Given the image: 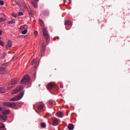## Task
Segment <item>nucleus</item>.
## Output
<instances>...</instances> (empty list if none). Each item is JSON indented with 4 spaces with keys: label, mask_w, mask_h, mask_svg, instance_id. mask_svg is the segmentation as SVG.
Segmentation results:
<instances>
[{
    "label": "nucleus",
    "mask_w": 130,
    "mask_h": 130,
    "mask_svg": "<svg viewBox=\"0 0 130 130\" xmlns=\"http://www.w3.org/2000/svg\"><path fill=\"white\" fill-rule=\"evenodd\" d=\"M39 23L42 27H43V35L44 39L46 41H49L50 40V36L49 34H48V31L45 27H44V22L41 19L39 20Z\"/></svg>",
    "instance_id": "1"
},
{
    "label": "nucleus",
    "mask_w": 130,
    "mask_h": 130,
    "mask_svg": "<svg viewBox=\"0 0 130 130\" xmlns=\"http://www.w3.org/2000/svg\"><path fill=\"white\" fill-rule=\"evenodd\" d=\"M23 95H24V91H22L16 96H15L11 99L10 101H18V100H20V99H22Z\"/></svg>",
    "instance_id": "2"
},
{
    "label": "nucleus",
    "mask_w": 130,
    "mask_h": 130,
    "mask_svg": "<svg viewBox=\"0 0 130 130\" xmlns=\"http://www.w3.org/2000/svg\"><path fill=\"white\" fill-rule=\"evenodd\" d=\"M28 82H30V77L28 75H25L21 79L20 84L21 85H24L25 83H28Z\"/></svg>",
    "instance_id": "3"
},
{
    "label": "nucleus",
    "mask_w": 130,
    "mask_h": 130,
    "mask_svg": "<svg viewBox=\"0 0 130 130\" xmlns=\"http://www.w3.org/2000/svg\"><path fill=\"white\" fill-rule=\"evenodd\" d=\"M3 105H4V106H7V107L13 108V107H15V106H16V103L4 102V103H3Z\"/></svg>",
    "instance_id": "4"
},
{
    "label": "nucleus",
    "mask_w": 130,
    "mask_h": 130,
    "mask_svg": "<svg viewBox=\"0 0 130 130\" xmlns=\"http://www.w3.org/2000/svg\"><path fill=\"white\" fill-rule=\"evenodd\" d=\"M23 89V86H19L18 87L16 88L14 91H12V94H17L18 92H20V91H22Z\"/></svg>",
    "instance_id": "5"
},
{
    "label": "nucleus",
    "mask_w": 130,
    "mask_h": 130,
    "mask_svg": "<svg viewBox=\"0 0 130 130\" xmlns=\"http://www.w3.org/2000/svg\"><path fill=\"white\" fill-rule=\"evenodd\" d=\"M0 69L1 74H8L9 73V71L4 67L0 68Z\"/></svg>",
    "instance_id": "6"
},
{
    "label": "nucleus",
    "mask_w": 130,
    "mask_h": 130,
    "mask_svg": "<svg viewBox=\"0 0 130 130\" xmlns=\"http://www.w3.org/2000/svg\"><path fill=\"white\" fill-rule=\"evenodd\" d=\"M12 46H13V43H12V41H8L6 46L7 49H10V48H11Z\"/></svg>",
    "instance_id": "7"
},
{
    "label": "nucleus",
    "mask_w": 130,
    "mask_h": 130,
    "mask_svg": "<svg viewBox=\"0 0 130 130\" xmlns=\"http://www.w3.org/2000/svg\"><path fill=\"white\" fill-rule=\"evenodd\" d=\"M54 85H55L54 83H53V82H51V83H49L47 86L48 90H50L51 89H52V88H53V87H54Z\"/></svg>",
    "instance_id": "8"
},
{
    "label": "nucleus",
    "mask_w": 130,
    "mask_h": 130,
    "mask_svg": "<svg viewBox=\"0 0 130 130\" xmlns=\"http://www.w3.org/2000/svg\"><path fill=\"white\" fill-rule=\"evenodd\" d=\"M18 81H19V79L17 78L13 79L11 81V85H17L18 84Z\"/></svg>",
    "instance_id": "9"
},
{
    "label": "nucleus",
    "mask_w": 130,
    "mask_h": 130,
    "mask_svg": "<svg viewBox=\"0 0 130 130\" xmlns=\"http://www.w3.org/2000/svg\"><path fill=\"white\" fill-rule=\"evenodd\" d=\"M43 107H44V104L42 103H40L38 104V109L39 110H42V109H43Z\"/></svg>",
    "instance_id": "10"
},
{
    "label": "nucleus",
    "mask_w": 130,
    "mask_h": 130,
    "mask_svg": "<svg viewBox=\"0 0 130 130\" xmlns=\"http://www.w3.org/2000/svg\"><path fill=\"white\" fill-rule=\"evenodd\" d=\"M7 89H8V88L5 87H0V93H6V92H7Z\"/></svg>",
    "instance_id": "11"
},
{
    "label": "nucleus",
    "mask_w": 130,
    "mask_h": 130,
    "mask_svg": "<svg viewBox=\"0 0 130 130\" xmlns=\"http://www.w3.org/2000/svg\"><path fill=\"white\" fill-rule=\"evenodd\" d=\"M64 25H65L66 26H67V25L72 26V25H73V23H72V21H70V20H66V21H65Z\"/></svg>",
    "instance_id": "12"
},
{
    "label": "nucleus",
    "mask_w": 130,
    "mask_h": 130,
    "mask_svg": "<svg viewBox=\"0 0 130 130\" xmlns=\"http://www.w3.org/2000/svg\"><path fill=\"white\" fill-rule=\"evenodd\" d=\"M58 124V120L57 118H55L53 121V125L55 126Z\"/></svg>",
    "instance_id": "13"
},
{
    "label": "nucleus",
    "mask_w": 130,
    "mask_h": 130,
    "mask_svg": "<svg viewBox=\"0 0 130 130\" xmlns=\"http://www.w3.org/2000/svg\"><path fill=\"white\" fill-rule=\"evenodd\" d=\"M56 115L58 116V117H63V114H62V112L59 111L56 113Z\"/></svg>",
    "instance_id": "14"
},
{
    "label": "nucleus",
    "mask_w": 130,
    "mask_h": 130,
    "mask_svg": "<svg viewBox=\"0 0 130 130\" xmlns=\"http://www.w3.org/2000/svg\"><path fill=\"white\" fill-rule=\"evenodd\" d=\"M75 126H74V124H69L68 125V129L70 130H73L74 129Z\"/></svg>",
    "instance_id": "15"
},
{
    "label": "nucleus",
    "mask_w": 130,
    "mask_h": 130,
    "mask_svg": "<svg viewBox=\"0 0 130 130\" xmlns=\"http://www.w3.org/2000/svg\"><path fill=\"white\" fill-rule=\"evenodd\" d=\"M0 119H2L6 121V120H7V116L0 115Z\"/></svg>",
    "instance_id": "16"
},
{
    "label": "nucleus",
    "mask_w": 130,
    "mask_h": 130,
    "mask_svg": "<svg viewBox=\"0 0 130 130\" xmlns=\"http://www.w3.org/2000/svg\"><path fill=\"white\" fill-rule=\"evenodd\" d=\"M16 23V20L15 19H12V20L8 22V24H15Z\"/></svg>",
    "instance_id": "17"
},
{
    "label": "nucleus",
    "mask_w": 130,
    "mask_h": 130,
    "mask_svg": "<svg viewBox=\"0 0 130 130\" xmlns=\"http://www.w3.org/2000/svg\"><path fill=\"white\" fill-rule=\"evenodd\" d=\"M42 50H41V52H44V50H45V48H46V46H45L44 43H42Z\"/></svg>",
    "instance_id": "18"
},
{
    "label": "nucleus",
    "mask_w": 130,
    "mask_h": 130,
    "mask_svg": "<svg viewBox=\"0 0 130 130\" xmlns=\"http://www.w3.org/2000/svg\"><path fill=\"white\" fill-rule=\"evenodd\" d=\"M9 113H10V111L9 110H6L3 112V114H6V115H8Z\"/></svg>",
    "instance_id": "19"
},
{
    "label": "nucleus",
    "mask_w": 130,
    "mask_h": 130,
    "mask_svg": "<svg viewBox=\"0 0 130 130\" xmlns=\"http://www.w3.org/2000/svg\"><path fill=\"white\" fill-rule=\"evenodd\" d=\"M31 4L34 8H37V7H38L37 3L34 2H32Z\"/></svg>",
    "instance_id": "20"
},
{
    "label": "nucleus",
    "mask_w": 130,
    "mask_h": 130,
    "mask_svg": "<svg viewBox=\"0 0 130 130\" xmlns=\"http://www.w3.org/2000/svg\"><path fill=\"white\" fill-rule=\"evenodd\" d=\"M20 29L22 32V31L25 30V29H27V27H26V26H25L24 25H23L20 27Z\"/></svg>",
    "instance_id": "21"
},
{
    "label": "nucleus",
    "mask_w": 130,
    "mask_h": 130,
    "mask_svg": "<svg viewBox=\"0 0 130 130\" xmlns=\"http://www.w3.org/2000/svg\"><path fill=\"white\" fill-rule=\"evenodd\" d=\"M0 45L1 46H3V47H4V46L6 45V43L3 41H2V40H0Z\"/></svg>",
    "instance_id": "22"
},
{
    "label": "nucleus",
    "mask_w": 130,
    "mask_h": 130,
    "mask_svg": "<svg viewBox=\"0 0 130 130\" xmlns=\"http://www.w3.org/2000/svg\"><path fill=\"white\" fill-rule=\"evenodd\" d=\"M27 32H28L27 28L25 29L24 30H23L22 31H21L22 34H23V35L26 34Z\"/></svg>",
    "instance_id": "23"
},
{
    "label": "nucleus",
    "mask_w": 130,
    "mask_h": 130,
    "mask_svg": "<svg viewBox=\"0 0 130 130\" xmlns=\"http://www.w3.org/2000/svg\"><path fill=\"white\" fill-rule=\"evenodd\" d=\"M41 126L44 128V127H46V124L45 123H42Z\"/></svg>",
    "instance_id": "24"
},
{
    "label": "nucleus",
    "mask_w": 130,
    "mask_h": 130,
    "mask_svg": "<svg viewBox=\"0 0 130 130\" xmlns=\"http://www.w3.org/2000/svg\"><path fill=\"white\" fill-rule=\"evenodd\" d=\"M18 58V56L17 55H14V56L13 57L12 60H16Z\"/></svg>",
    "instance_id": "25"
},
{
    "label": "nucleus",
    "mask_w": 130,
    "mask_h": 130,
    "mask_svg": "<svg viewBox=\"0 0 130 130\" xmlns=\"http://www.w3.org/2000/svg\"><path fill=\"white\" fill-rule=\"evenodd\" d=\"M6 67H8V63H5L3 64L2 68H6Z\"/></svg>",
    "instance_id": "26"
},
{
    "label": "nucleus",
    "mask_w": 130,
    "mask_h": 130,
    "mask_svg": "<svg viewBox=\"0 0 130 130\" xmlns=\"http://www.w3.org/2000/svg\"><path fill=\"white\" fill-rule=\"evenodd\" d=\"M5 21H6V19L0 18V23H2V22H5Z\"/></svg>",
    "instance_id": "27"
},
{
    "label": "nucleus",
    "mask_w": 130,
    "mask_h": 130,
    "mask_svg": "<svg viewBox=\"0 0 130 130\" xmlns=\"http://www.w3.org/2000/svg\"><path fill=\"white\" fill-rule=\"evenodd\" d=\"M6 54L5 53H3L2 55V56H1V58H5V57H6Z\"/></svg>",
    "instance_id": "28"
},
{
    "label": "nucleus",
    "mask_w": 130,
    "mask_h": 130,
    "mask_svg": "<svg viewBox=\"0 0 130 130\" xmlns=\"http://www.w3.org/2000/svg\"><path fill=\"white\" fill-rule=\"evenodd\" d=\"M4 4H5V3L3 1H2V0L0 1L1 6H4Z\"/></svg>",
    "instance_id": "29"
},
{
    "label": "nucleus",
    "mask_w": 130,
    "mask_h": 130,
    "mask_svg": "<svg viewBox=\"0 0 130 130\" xmlns=\"http://www.w3.org/2000/svg\"><path fill=\"white\" fill-rule=\"evenodd\" d=\"M23 15H24V13L22 12L18 13V16H23Z\"/></svg>",
    "instance_id": "30"
},
{
    "label": "nucleus",
    "mask_w": 130,
    "mask_h": 130,
    "mask_svg": "<svg viewBox=\"0 0 130 130\" xmlns=\"http://www.w3.org/2000/svg\"><path fill=\"white\" fill-rule=\"evenodd\" d=\"M34 35H35V36H38V32L37 31H35L34 32Z\"/></svg>",
    "instance_id": "31"
},
{
    "label": "nucleus",
    "mask_w": 130,
    "mask_h": 130,
    "mask_svg": "<svg viewBox=\"0 0 130 130\" xmlns=\"http://www.w3.org/2000/svg\"><path fill=\"white\" fill-rule=\"evenodd\" d=\"M36 60V59H34L31 62V64L32 66H33V64H34V63H35V61Z\"/></svg>",
    "instance_id": "32"
},
{
    "label": "nucleus",
    "mask_w": 130,
    "mask_h": 130,
    "mask_svg": "<svg viewBox=\"0 0 130 130\" xmlns=\"http://www.w3.org/2000/svg\"><path fill=\"white\" fill-rule=\"evenodd\" d=\"M38 67V63H36L35 65L34 66V67L35 69H37V67Z\"/></svg>",
    "instance_id": "33"
},
{
    "label": "nucleus",
    "mask_w": 130,
    "mask_h": 130,
    "mask_svg": "<svg viewBox=\"0 0 130 130\" xmlns=\"http://www.w3.org/2000/svg\"><path fill=\"white\" fill-rule=\"evenodd\" d=\"M12 16L13 17H14V18H17V15H16V14H14V13H12Z\"/></svg>",
    "instance_id": "34"
},
{
    "label": "nucleus",
    "mask_w": 130,
    "mask_h": 130,
    "mask_svg": "<svg viewBox=\"0 0 130 130\" xmlns=\"http://www.w3.org/2000/svg\"><path fill=\"white\" fill-rule=\"evenodd\" d=\"M1 128H5V124H2V126H0V129Z\"/></svg>",
    "instance_id": "35"
},
{
    "label": "nucleus",
    "mask_w": 130,
    "mask_h": 130,
    "mask_svg": "<svg viewBox=\"0 0 130 130\" xmlns=\"http://www.w3.org/2000/svg\"><path fill=\"white\" fill-rule=\"evenodd\" d=\"M49 104H50L51 105H52V104H53L52 101H49Z\"/></svg>",
    "instance_id": "36"
},
{
    "label": "nucleus",
    "mask_w": 130,
    "mask_h": 130,
    "mask_svg": "<svg viewBox=\"0 0 130 130\" xmlns=\"http://www.w3.org/2000/svg\"><path fill=\"white\" fill-rule=\"evenodd\" d=\"M4 109V108L0 107V111H2Z\"/></svg>",
    "instance_id": "37"
},
{
    "label": "nucleus",
    "mask_w": 130,
    "mask_h": 130,
    "mask_svg": "<svg viewBox=\"0 0 130 130\" xmlns=\"http://www.w3.org/2000/svg\"><path fill=\"white\" fill-rule=\"evenodd\" d=\"M30 14H31V15H33V11H30Z\"/></svg>",
    "instance_id": "38"
},
{
    "label": "nucleus",
    "mask_w": 130,
    "mask_h": 130,
    "mask_svg": "<svg viewBox=\"0 0 130 130\" xmlns=\"http://www.w3.org/2000/svg\"><path fill=\"white\" fill-rule=\"evenodd\" d=\"M60 88H63V85L62 84H61Z\"/></svg>",
    "instance_id": "39"
},
{
    "label": "nucleus",
    "mask_w": 130,
    "mask_h": 130,
    "mask_svg": "<svg viewBox=\"0 0 130 130\" xmlns=\"http://www.w3.org/2000/svg\"><path fill=\"white\" fill-rule=\"evenodd\" d=\"M2 35V30L0 29V36Z\"/></svg>",
    "instance_id": "40"
},
{
    "label": "nucleus",
    "mask_w": 130,
    "mask_h": 130,
    "mask_svg": "<svg viewBox=\"0 0 130 130\" xmlns=\"http://www.w3.org/2000/svg\"><path fill=\"white\" fill-rule=\"evenodd\" d=\"M64 2L66 3L67 2V0H64Z\"/></svg>",
    "instance_id": "41"
},
{
    "label": "nucleus",
    "mask_w": 130,
    "mask_h": 130,
    "mask_svg": "<svg viewBox=\"0 0 130 130\" xmlns=\"http://www.w3.org/2000/svg\"><path fill=\"white\" fill-rule=\"evenodd\" d=\"M53 41H55V39H53Z\"/></svg>",
    "instance_id": "42"
},
{
    "label": "nucleus",
    "mask_w": 130,
    "mask_h": 130,
    "mask_svg": "<svg viewBox=\"0 0 130 130\" xmlns=\"http://www.w3.org/2000/svg\"><path fill=\"white\" fill-rule=\"evenodd\" d=\"M35 2H37L38 0H34Z\"/></svg>",
    "instance_id": "43"
},
{
    "label": "nucleus",
    "mask_w": 130,
    "mask_h": 130,
    "mask_svg": "<svg viewBox=\"0 0 130 130\" xmlns=\"http://www.w3.org/2000/svg\"><path fill=\"white\" fill-rule=\"evenodd\" d=\"M69 2H71V1H72V0H69Z\"/></svg>",
    "instance_id": "44"
}]
</instances>
